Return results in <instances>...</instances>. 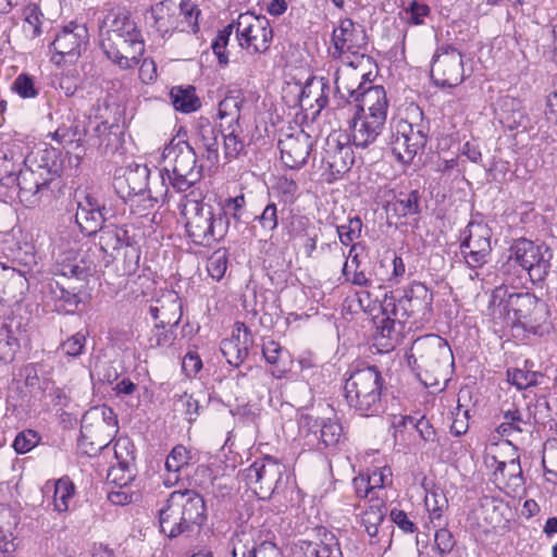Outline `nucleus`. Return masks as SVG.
Masks as SVG:
<instances>
[{"instance_id": "nucleus-49", "label": "nucleus", "mask_w": 557, "mask_h": 557, "mask_svg": "<svg viewBox=\"0 0 557 557\" xmlns=\"http://www.w3.org/2000/svg\"><path fill=\"white\" fill-rule=\"evenodd\" d=\"M386 515L385 506L382 502L376 500L370 505L361 515V522L366 528L368 535L373 539L377 536L379 527L384 521Z\"/></svg>"}, {"instance_id": "nucleus-8", "label": "nucleus", "mask_w": 557, "mask_h": 557, "mask_svg": "<svg viewBox=\"0 0 557 557\" xmlns=\"http://www.w3.org/2000/svg\"><path fill=\"white\" fill-rule=\"evenodd\" d=\"M429 132L430 123L419 107L410 109L406 119L393 120L389 145L397 160L410 163L424 149Z\"/></svg>"}, {"instance_id": "nucleus-62", "label": "nucleus", "mask_w": 557, "mask_h": 557, "mask_svg": "<svg viewBox=\"0 0 557 557\" xmlns=\"http://www.w3.org/2000/svg\"><path fill=\"white\" fill-rule=\"evenodd\" d=\"M255 221L260 224L261 230L265 234H271L278 225L276 205L274 202L268 203L261 214L255 216Z\"/></svg>"}, {"instance_id": "nucleus-40", "label": "nucleus", "mask_w": 557, "mask_h": 557, "mask_svg": "<svg viewBox=\"0 0 557 557\" xmlns=\"http://www.w3.org/2000/svg\"><path fill=\"white\" fill-rule=\"evenodd\" d=\"M220 134L221 128L218 129L209 123L200 125L198 131V136L203 149L201 157L206 159L211 165H214L219 162Z\"/></svg>"}, {"instance_id": "nucleus-50", "label": "nucleus", "mask_w": 557, "mask_h": 557, "mask_svg": "<svg viewBox=\"0 0 557 557\" xmlns=\"http://www.w3.org/2000/svg\"><path fill=\"white\" fill-rule=\"evenodd\" d=\"M75 494L74 483L66 476L59 479L54 484L53 507L58 512H66L70 508L69 502Z\"/></svg>"}, {"instance_id": "nucleus-2", "label": "nucleus", "mask_w": 557, "mask_h": 557, "mask_svg": "<svg viewBox=\"0 0 557 557\" xmlns=\"http://www.w3.org/2000/svg\"><path fill=\"white\" fill-rule=\"evenodd\" d=\"M101 48L106 55L123 70L133 69L145 52L141 32L124 8L112 9L104 16Z\"/></svg>"}, {"instance_id": "nucleus-28", "label": "nucleus", "mask_w": 557, "mask_h": 557, "mask_svg": "<svg viewBox=\"0 0 557 557\" xmlns=\"http://www.w3.org/2000/svg\"><path fill=\"white\" fill-rule=\"evenodd\" d=\"M385 123L375 121L371 117L356 112L351 121L349 122L350 135H344L343 137L351 143L357 149H367L375 144L379 136L384 129Z\"/></svg>"}, {"instance_id": "nucleus-41", "label": "nucleus", "mask_w": 557, "mask_h": 557, "mask_svg": "<svg viewBox=\"0 0 557 557\" xmlns=\"http://www.w3.org/2000/svg\"><path fill=\"white\" fill-rule=\"evenodd\" d=\"M115 238L117 242V249L125 247L131 250L132 257L135 258L137 263L139 260V246L143 238V233L134 224H113Z\"/></svg>"}, {"instance_id": "nucleus-16", "label": "nucleus", "mask_w": 557, "mask_h": 557, "mask_svg": "<svg viewBox=\"0 0 557 557\" xmlns=\"http://www.w3.org/2000/svg\"><path fill=\"white\" fill-rule=\"evenodd\" d=\"M350 82L342 79L338 75L335 78V95L345 102L355 101L356 112L364 113L366 108L377 103H386L387 97L383 86L372 85L367 78V74L358 75L352 73Z\"/></svg>"}, {"instance_id": "nucleus-13", "label": "nucleus", "mask_w": 557, "mask_h": 557, "mask_svg": "<svg viewBox=\"0 0 557 557\" xmlns=\"http://www.w3.org/2000/svg\"><path fill=\"white\" fill-rule=\"evenodd\" d=\"M509 259L521 267L533 284L543 283L552 268L553 252L545 244L520 237L509 248Z\"/></svg>"}, {"instance_id": "nucleus-35", "label": "nucleus", "mask_w": 557, "mask_h": 557, "mask_svg": "<svg viewBox=\"0 0 557 557\" xmlns=\"http://www.w3.org/2000/svg\"><path fill=\"white\" fill-rule=\"evenodd\" d=\"M382 315L376 325L375 345L382 350L389 351L398 345L405 322H400L393 313H382Z\"/></svg>"}, {"instance_id": "nucleus-47", "label": "nucleus", "mask_w": 557, "mask_h": 557, "mask_svg": "<svg viewBox=\"0 0 557 557\" xmlns=\"http://www.w3.org/2000/svg\"><path fill=\"white\" fill-rule=\"evenodd\" d=\"M177 11H180L178 17L182 15L183 18L180 20V28L182 32L187 30L193 34H197L199 30V16L201 14L200 9H198L197 4H195L191 0H182L177 5Z\"/></svg>"}, {"instance_id": "nucleus-27", "label": "nucleus", "mask_w": 557, "mask_h": 557, "mask_svg": "<svg viewBox=\"0 0 557 557\" xmlns=\"http://www.w3.org/2000/svg\"><path fill=\"white\" fill-rule=\"evenodd\" d=\"M148 311L156 323L176 327L183 317L182 299L173 290L163 292L159 297L151 299Z\"/></svg>"}, {"instance_id": "nucleus-46", "label": "nucleus", "mask_w": 557, "mask_h": 557, "mask_svg": "<svg viewBox=\"0 0 557 557\" xmlns=\"http://www.w3.org/2000/svg\"><path fill=\"white\" fill-rule=\"evenodd\" d=\"M354 25L352 20L344 18L341 21L339 26L333 30L331 38L335 50L333 55L341 57L344 52L352 49Z\"/></svg>"}, {"instance_id": "nucleus-39", "label": "nucleus", "mask_w": 557, "mask_h": 557, "mask_svg": "<svg viewBox=\"0 0 557 557\" xmlns=\"http://www.w3.org/2000/svg\"><path fill=\"white\" fill-rule=\"evenodd\" d=\"M170 98L174 109L182 113H191L201 107V100L191 85L172 87Z\"/></svg>"}, {"instance_id": "nucleus-12", "label": "nucleus", "mask_w": 557, "mask_h": 557, "mask_svg": "<svg viewBox=\"0 0 557 557\" xmlns=\"http://www.w3.org/2000/svg\"><path fill=\"white\" fill-rule=\"evenodd\" d=\"M119 431L117 417L108 406L90 408L82 418L81 443L94 451L106 448Z\"/></svg>"}, {"instance_id": "nucleus-57", "label": "nucleus", "mask_w": 557, "mask_h": 557, "mask_svg": "<svg viewBox=\"0 0 557 557\" xmlns=\"http://www.w3.org/2000/svg\"><path fill=\"white\" fill-rule=\"evenodd\" d=\"M41 437L35 430L26 429L16 434L12 447L16 454L23 455L36 447Z\"/></svg>"}, {"instance_id": "nucleus-63", "label": "nucleus", "mask_w": 557, "mask_h": 557, "mask_svg": "<svg viewBox=\"0 0 557 557\" xmlns=\"http://www.w3.org/2000/svg\"><path fill=\"white\" fill-rule=\"evenodd\" d=\"M508 381L519 391L527 389L537 384V373L522 369H513L507 371Z\"/></svg>"}, {"instance_id": "nucleus-42", "label": "nucleus", "mask_w": 557, "mask_h": 557, "mask_svg": "<svg viewBox=\"0 0 557 557\" xmlns=\"http://www.w3.org/2000/svg\"><path fill=\"white\" fill-rule=\"evenodd\" d=\"M243 104L244 98L240 96H227L221 100L218 109V116L221 120L220 127H238Z\"/></svg>"}, {"instance_id": "nucleus-48", "label": "nucleus", "mask_w": 557, "mask_h": 557, "mask_svg": "<svg viewBox=\"0 0 557 557\" xmlns=\"http://www.w3.org/2000/svg\"><path fill=\"white\" fill-rule=\"evenodd\" d=\"M175 326L156 323L148 337V347L152 349H165L171 347L175 339Z\"/></svg>"}, {"instance_id": "nucleus-43", "label": "nucleus", "mask_w": 557, "mask_h": 557, "mask_svg": "<svg viewBox=\"0 0 557 557\" xmlns=\"http://www.w3.org/2000/svg\"><path fill=\"white\" fill-rule=\"evenodd\" d=\"M242 125L238 127H221V135L223 136L224 157L228 161L238 158L245 153L246 144L242 137Z\"/></svg>"}, {"instance_id": "nucleus-52", "label": "nucleus", "mask_w": 557, "mask_h": 557, "mask_svg": "<svg viewBox=\"0 0 557 557\" xmlns=\"http://www.w3.org/2000/svg\"><path fill=\"white\" fill-rule=\"evenodd\" d=\"M234 27L232 22L227 24L224 28L220 29L211 44V48L213 53L216 55L219 64L221 66H226L228 64V52L226 47L230 41V37L233 34Z\"/></svg>"}, {"instance_id": "nucleus-3", "label": "nucleus", "mask_w": 557, "mask_h": 557, "mask_svg": "<svg viewBox=\"0 0 557 557\" xmlns=\"http://www.w3.org/2000/svg\"><path fill=\"white\" fill-rule=\"evenodd\" d=\"M157 519L160 533L171 540L190 535L207 522L206 500L195 490H175L157 510Z\"/></svg>"}, {"instance_id": "nucleus-1", "label": "nucleus", "mask_w": 557, "mask_h": 557, "mask_svg": "<svg viewBox=\"0 0 557 557\" xmlns=\"http://www.w3.org/2000/svg\"><path fill=\"white\" fill-rule=\"evenodd\" d=\"M95 268L94 261L85 253L69 249L57 258L53 274L47 284V297L53 310L62 314H72L82 302V282L86 281Z\"/></svg>"}, {"instance_id": "nucleus-61", "label": "nucleus", "mask_w": 557, "mask_h": 557, "mask_svg": "<svg viewBox=\"0 0 557 557\" xmlns=\"http://www.w3.org/2000/svg\"><path fill=\"white\" fill-rule=\"evenodd\" d=\"M11 90L23 99L35 98L38 95L34 78L26 73H22L15 78L11 85Z\"/></svg>"}, {"instance_id": "nucleus-30", "label": "nucleus", "mask_w": 557, "mask_h": 557, "mask_svg": "<svg viewBox=\"0 0 557 557\" xmlns=\"http://www.w3.org/2000/svg\"><path fill=\"white\" fill-rule=\"evenodd\" d=\"M2 257L13 263L17 262L25 265L33 261L34 247L21 227L14 226L2 234Z\"/></svg>"}, {"instance_id": "nucleus-23", "label": "nucleus", "mask_w": 557, "mask_h": 557, "mask_svg": "<svg viewBox=\"0 0 557 557\" xmlns=\"http://www.w3.org/2000/svg\"><path fill=\"white\" fill-rule=\"evenodd\" d=\"M106 214V206L99 199L84 194L77 201L75 222L84 235L92 236L103 226Z\"/></svg>"}, {"instance_id": "nucleus-22", "label": "nucleus", "mask_w": 557, "mask_h": 557, "mask_svg": "<svg viewBox=\"0 0 557 557\" xmlns=\"http://www.w3.org/2000/svg\"><path fill=\"white\" fill-rule=\"evenodd\" d=\"M313 144V138L304 129L285 135L277 143L282 162L292 170L302 168L307 162Z\"/></svg>"}, {"instance_id": "nucleus-38", "label": "nucleus", "mask_w": 557, "mask_h": 557, "mask_svg": "<svg viewBox=\"0 0 557 557\" xmlns=\"http://www.w3.org/2000/svg\"><path fill=\"white\" fill-rule=\"evenodd\" d=\"M262 355L265 361L274 368L273 374L277 377H281L289 370V352L274 339L263 341Z\"/></svg>"}, {"instance_id": "nucleus-29", "label": "nucleus", "mask_w": 557, "mask_h": 557, "mask_svg": "<svg viewBox=\"0 0 557 557\" xmlns=\"http://www.w3.org/2000/svg\"><path fill=\"white\" fill-rule=\"evenodd\" d=\"M323 161L333 175L346 173L355 161L351 143L347 139L342 141L339 137L329 136Z\"/></svg>"}, {"instance_id": "nucleus-56", "label": "nucleus", "mask_w": 557, "mask_h": 557, "mask_svg": "<svg viewBox=\"0 0 557 557\" xmlns=\"http://www.w3.org/2000/svg\"><path fill=\"white\" fill-rule=\"evenodd\" d=\"M404 424H411L417 430L422 441L426 443H438L436 430L425 416L418 419L411 416L405 417Z\"/></svg>"}, {"instance_id": "nucleus-45", "label": "nucleus", "mask_w": 557, "mask_h": 557, "mask_svg": "<svg viewBox=\"0 0 557 557\" xmlns=\"http://www.w3.org/2000/svg\"><path fill=\"white\" fill-rule=\"evenodd\" d=\"M420 193L414 189L409 193H399L391 203L392 210L399 218H407L420 213Z\"/></svg>"}, {"instance_id": "nucleus-31", "label": "nucleus", "mask_w": 557, "mask_h": 557, "mask_svg": "<svg viewBox=\"0 0 557 557\" xmlns=\"http://www.w3.org/2000/svg\"><path fill=\"white\" fill-rule=\"evenodd\" d=\"M148 13L151 18L150 26L162 37L180 28L177 4L173 0H161L152 4Z\"/></svg>"}, {"instance_id": "nucleus-34", "label": "nucleus", "mask_w": 557, "mask_h": 557, "mask_svg": "<svg viewBox=\"0 0 557 557\" xmlns=\"http://www.w3.org/2000/svg\"><path fill=\"white\" fill-rule=\"evenodd\" d=\"M170 169L164 166L158 170L153 175L150 173L148 186L143 197V210H149L154 207L159 201L164 202L168 198L171 184L169 182Z\"/></svg>"}, {"instance_id": "nucleus-6", "label": "nucleus", "mask_w": 557, "mask_h": 557, "mask_svg": "<svg viewBox=\"0 0 557 557\" xmlns=\"http://www.w3.org/2000/svg\"><path fill=\"white\" fill-rule=\"evenodd\" d=\"M183 214L187 236L197 246L211 247L227 234L230 219L223 209L203 201L187 200Z\"/></svg>"}, {"instance_id": "nucleus-20", "label": "nucleus", "mask_w": 557, "mask_h": 557, "mask_svg": "<svg viewBox=\"0 0 557 557\" xmlns=\"http://www.w3.org/2000/svg\"><path fill=\"white\" fill-rule=\"evenodd\" d=\"M299 434L309 449L321 450L335 446L342 435V424L332 419H318L310 414L299 418Z\"/></svg>"}, {"instance_id": "nucleus-19", "label": "nucleus", "mask_w": 557, "mask_h": 557, "mask_svg": "<svg viewBox=\"0 0 557 557\" xmlns=\"http://www.w3.org/2000/svg\"><path fill=\"white\" fill-rule=\"evenodd\" d=\"M431 77L436 86L456 87L465 79L461 52L450 45L436 49L431 65Z\"/></svg>"}, {"instance_id": "nucleus-60", "label": "nucleus", "mask_w": 557, "mask_h": 557, "mask_svg": "<svg viewBox=\"0 0 557 557\" xmlns=\"http://www.w3.org/2000/svg\"><path fill=\"white\" fill-rule=\"evenodd\" d=\"M114 456L119 466L123 468L131 467L135 460L134 445L128 437H120L114 444Z\"/></svg>"}, {"instance_id": "nucleus-26", "label": "nucleus", "mask_w": 557, "mask_h": 557, "mask_svg": "<svg viewBox=\"0 0 557 557\" xmlns=\"http://www.w3.org/2000/svg\"><path fill=\"white\" fill-rule=\"evenodd\" d=\"M91 123L90 116L84 115L83 119H79L69 109L67 114L62 115V121L57 129L49 133L48 137L63 146L74 143L77 146H83L86 141L87 126H90Z\"/></svg>"}, {"instance_id": "nucleus-33", "label": "nucleus", "mask_w": 557, "mask_h": 557, "mask_svg": "<svg viewBox=\"0 0 557 557\" xmlns=\"http://www.w3.org/2000/svg\"><path fill=\"white\" fill-rule=\"evenodd\" d=\"M238 332L243 330V339L240 335L226 338L221 342V351L227 363L238 368L248 356L249 345L252 343V334L250 330L242 323L237 327Z\"/></svg>"}, {"instance_id": "nucleus-24", "label": "nucleus", "mask_w": 557, "mask_h": 557, "mask_svg": "<svg viewBox=\"0 0 557 557\" xmlns=\"http://www.w3.org/2000/svg\"><path fill=\"white\" fill-rule=\"evenodd\" d=\"M88 39V29L84 24L70 22L57 34L51 46L61 58H77L85 50Z\"/></svg>"}, {"instance_id": "nucleus-36", "label": "nucleus", "mask_w": 557, "mask_h": 557, "mask_svg": "<svg viewBox=\"0 0 557 557\" xmlns=\"http://www.w3.org/2000/svg\"><path fill=\"white\" fill-rule=\"evenodd\" d=\"M27 146L21 138H10L2 144V173L11 174L26 165Z\"/></svg>"}, {"instance_id": "nucleus-58", "label": "nucleus", "mask_w": 557, "mask_h": 557, "mask_svg": "<svg viewBox=\"0 0 557 557\" xmlns=\"http://www.w3.org/2000/svg\"><path fill=\"white\" fill-rule=\"evenodd\" d=\"M424 504L430 512L432 522H434L435 520H441L442 513L444 509L447 508L448 502L442 491L435 490L426 494Z\"/></svg>"}, {"instance_id": "nucleus-17", "label": "nucleus", "mask_w": 557, "mask_h": 557, "mask_svg": "<svg viewBox=\"0 0 557 557\" xmlns=\"http://www.w3.org/2000/svg\"><path fill=\"white\" fill-rule=\"evenodd\" d=\"M492 230L483 221L470 220L460 235V253L468 268L475 270L487 263Z\"/></svg>"}, {"instance_id": "nucleus-4", "label": "nucleus", "mask_w": 557, "mask_h": 557, "mask_svg": "<svg viewBox=\"0 0 557 557\" xmlns=\"http://www.w3.org/2000/svg\"><path fill=\"white\" fill-rule=\"evenodd\" d=\"M408 366L425 387L438 385L440 377L454 366V355L447 341L435 334L417 338L406 354Z\"/></svg>"}, {"instance_id": "nucleus-51", "label": "nucleus", "mask_w": 557, "mask_h": 557, "mask_svg": "<svg viewBox=\"0 0 557 557\" xmlns=\"http://www.w3.org/2000/svg\"><path fill=\"white\" fill-rule=\"evenodd\" d=\"M504 421L498 425L497 432L502 436H511L513 433L523 432V425L528 423L523 413L518 408L503 410Z\"/></svg>"}, {"instance_id": "nucleus-54", "label": "nucleus", "mask_w": 557, "mask_h": 557, "mask_svg": "<svg viewBox=\"0 0 557 557\" xmlns=\"http://www.w3.org/2000/svg\"><path fill=\"white\" fill-rule=\"evenodd\" d=\"M24 16V30L32 37H37L41 34V24L44 14L37 4L29 3L23 9Z\"/></svg>"}, {"instance_id": "nucleus-44", "label": "nucleus", "mask_w": 557, "mask_h": 557, "mask_svg": "<svg viewBox=\"0 0 557 557\" xmlns=\"http://www.w3.org/2000/svg\"><path fill=\"white\" fill-rule=\"evenodd\" d=\"M112 127L113 125L107 121L92 119L91 125L87 126L85 145L96 149L108 148L111 144Z\"/></svg>"}, {"instance_id": "nucleus-11", "label": "nucleus", "mask_w": 557, "mask_h": 557, "mask_svg": "<svg viewBox=\"0 0 557 557\" xmlns=\"http://www.w3.org/2000/svg\"><path fill=\"white\" fill-rule=\"evenodd\" d=\"M2 202L22 203L34 207L39 203L42 195L52 190V185L40 174L27 165L18 168L15 172L2 176Z\"/></svg>"}, {"instance_id": "nucleus-5", "label": "nucleus", "mask_w": 557, "mask_h": 557, "mask_svg": "<svg viewBox=\"0 0 557 557\" xmlns=\"http://www.w3.org/2000/svg\"><path fill=\"white\" fill-rule=\"evenodd\" d=\"M385 381L375 366L357 369L346 379L345 399L350 409L361 417H375L384 411Z\"/></svg>"}, {"instance_id": "nucleus-15", "label": "nucleus", "mask_w": 557, "mask_h": 557, "mask_svg": "<svg viewBox=\"0 0 557 557\" xmlns=\"http://www.w3.org/2000/svg\"><path fill=\"white\" fill-rule=\"evenodd\" d=\"M273 540L274 535L267 529L240 525L230 539V553L243 556L249 554L251 557H283Z\"/></svg>"}, {"instance_id": "nucleus-64", "label": "nucleus", "mask_w": 557, "mask_h": 557, "mask_svg": "<svg viewBox=\"0 0 557 557\" xmlns=\"http://www.w3.org/2000/svg\"><path fill=\"white\" fill-rule=\"evenodd\" d=\"M99 246L104 253L111 257L119 252L113 224L103 225L99 230Z\"/></svg>"}, {"instance_id": "nucleus-21", "label": "nucleus", "mask_w": 557, "mask_h": 557, "mask_svg": "<svg viewBox=\"0 0 557 557\" xmlns=\"http://www.w3.org/2000/svg\"><path fill=\"white\" fill-rule=\"evenodd\" d=\"M150 170L146 164L132 163L127 168L119 169L113 178V188L125 202L145 196L148 186Z\"/></svg>"}, {"instance_id": "nucleus-59", "label": "nucleus", "mask_w": 557, "mask_h": 557, "mask_svg": "<svg viewBox=\"0 0 557 557\" xmlns=\"http://www.w3.org/2000/svg\"><path fill=\"white\" fill-rule=\"evenodd\" d=\"M362 226V221L357 215L349 218L347 224L338 225L337 234L341 243L345 246L350 245L354 240L360 237Z\"/></svg>"}, {"instance_id": "nucleus-14", "label": "nucleus", "mask_w": 557, "mask_h": 557, "mask_svg": "<svg viewBox=\"0 0 557 557\" xmlns=\"http://www.w3.org/2000/svg\"><path fill=\"white\" fill-rule=\"evenodd\" d=\"M232 24L242 49L250 53H264L269 50L273 30L265 16L245 12L233 20Z\"/></svg>"}, {"instance_id": "nucleus-32", "label": "nucleus", "mask_w": 557, "mask_h": 557, "mask_svg": "<svg viewBox=\"0 0 557 557\" xmlns=\"http://www.w3.org/2000/svg\"><path fill=\"white\" fill-rule=\"evenodd\" d=\"M493 461L497 463L494 471L496 480L498 475L505 479V490L509 496H521L525 492L524 478L520 465L519 456L506 461H497L496 457H492Z\"/></svg>"}, {"instance_id": "nucleus-25", "label": "nucleus", "mask_w": 557, "mask_h": 557, "mask_svg": "<svg viewBox=\"0 0 557 557\" xmlns=\"http://www.w3.org/2000/svg\"><path fill=\"white\" fill-rule=\"evenodd\" d=\"M26 165L40 174L54 187H59L60 177L63 172L64 160L62 152L53 147L39 149L28 156Z\"/></svg>"}, {"instance_id": "nucleus-9", "label": "nucleus", "mask_w": 557, "mask_h": 557, "mask_svg": "<svg viewBox=\"0 0 557 557\" xmlns=\"http://www.w3.org/2000/svg\"><path fill=\"white\" fill-rule=\"evenodd\" d=\"M162 159L170 169L169 182L176 193H185L202 178V165L189 143L180 136L171 139L162 151Z\"/></svg>"}, {"instance_id": "nucleus-55", "label": "nucleus", "mask_w": 557, "mask_h": 557, "mask_svg": "<svg viewBox=\"0 0 557 557\" xmlns=\"http://www.w3.org/2000/svg\"><path fill=\"white\" fill-rule=\"evenodd\" d=\"M175 407L177 410L182 411L189 423L198 419L201 409L199 399L187 393L175 396Z\"/></svg>"}, {"instance_id": "nucleus-37", "label": "nucleus", "mask_w": 557, "mask_h": 557, "mask_svg": "<svg viewBox=\"0 0 557 557\" xmlns=\"http://www.w3.org/2000/svg\"><path fill=\"white\" fill-rule=\"evenodd\" d=\"M299 557H343L339 544L333 534H324V540L299 541Z\"/></svg>"}, {"instance_id": "nucleus-10", "label": "nucleus", "mask_w": 557, "mask_h": 557, "mask_svg": "<svg viewBox=\"0 0 557 557\" xmlns=\"http://www.w3.org/2000/svg\"><path fill=\"white\" fill-rule=\"evenodd\" d=\"M433 294L421 282H412L401 296L394 292L385 294L381 301L382 313H393L400 322L413 324L428 320L432 311Z\"/></svg>"}, {"instance_id": "nucleus-18", "label": "nucleus", "mask_w": 557, "mask_h": 557, "mask_svg": "<svg viewBox=\"0 0 557 557\" xmlns=\"http://www.w3.org/2000/svg\"><path fill=\"white\" fill-rule=\"evenodd\" d=\"M284 469L282 463L267 456L245 469L243 475L246 484L253 490L259 498L265 499L271 497L278 487Z\"/></svg>"}, {"instance_id": "nucleus-53", "label": "nucleus", "mask_w": 557, "mask_h": 557, "mask_svg": "<svg viewBox=\"0 0 557 557\" xmlns=\"http://www.w3.org/2000/svg\"><path fill=\"white\" fill-rule=\"evenodd\" d=\"M191 460V453L184 445H176L172 448L165 460L168 472L176 474Z\"/></svg>"}, {"instance_id": "nucleus-7", "label": "nucleus", "mask_w": 557, "mask_h": 557, "mask_svg": "<svg viewBox=\"0 0 557 557\" xmlns=\"http://www.w3.org/2000/svg\"><path fill=\"white\" fill-rule=\"evenodd\" d=\"M497 300L499 305L506 300L505 308L513 311L527 331L542 336L552 329L549 307L534 294L508 293L506 287L500 286L494 289L491 304L495 305Z\"/></svg>"}]
</instances>
